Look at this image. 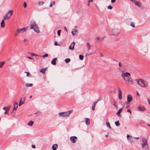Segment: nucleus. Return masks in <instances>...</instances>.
Wrapping results in <instances>:
<instances>
[{"label":"nucleus","instance_id":"obj_1","mask_svg":"<svg viewBox=\"0 0 150 150\" xmlns=\"http://www.w3.org/2000/svg\"><path fill=\"white\" fill-rule=\"evenodd\" d=\"M143 143L142 144V148L144 150H149L148 144L147 141L145 138H143L142 139Z\"/></svg>","mask_w":150,"mask_h":150},{"label":"nucleus","instance_id":"obj_2","mask_svg":"<svg viewBox=\"0 0 150 150\" xmlns=\"http://www.w3.org/2000/svg\"><path fill=\"white\" fill-rule=\"evenodd\" d=\"M30 26V29H33L34 30L36 33H39V30L35 21H34L31 24Z\"/></svg>","mask_w":150,"mask_h":150},{"label":"nucleus","instance_id":"obj_3","mask_svg":"<svg viewBox=\"0 0 150 150\" xmlns=\"http://www.w3.org/2000/svg\"><path fill=\"white\" fill-rule=\"evenodd\" d=\"M121 76L123 78V79L125 81V77H127H127H128L129 76H130L131 75L128 72H126V73H124L122 71Z\"/></svg>","mask_w":150,"mask_h":150},{"label":"nucleus","instance_id":"obj_4","mask_svg":"<svg viewBox=\"0 0 150 150\" xmlns=\"http://www.w3.org/2000/svg\"><path fill=\"white\" fill-rule=\"evenodd\" d=\"M141 83L142 84H141V86L143 88L146 87L148 85V83L147 81L142 79L141 81Z\"/></svg>","mask_w":150,"mask_h":150},{"label":"nucleus","instance_id":"obj_5","mask_svg":"<svg viewBox=\"0 0 150 150\" xmlns=\"http://www.w3.org/2000/svg\"><path fill=\"white\" fill-rule=\"evenodd\" d=\"M13 11L11 10H9L7 13L4 16H6L7 19H9L13 14Z\"/></svg>","mask_w":150,"mask_h":150},{"label":"nucleus","instance_id":"obj_6","mask_svg":"<svg viewBox=\"0 0 150 150\" xmlns=\"http://www.w3.org/2000/svg\"><path fill=\"white\" fill-rule=\"evenodd\" d=\"M112 32L113 35L116 36H117L120 33V31L116 28L112 29Z\"/></svg>","mask_w":150,"mask_h":150},{"label":"nucleus","instance_id":"obj_7","mask_svg":"<svg viewBox=\"0 0 150 150\" xmlns=\"http://www.w3.org/2000/svg\"><path fill=\"white\" fill-rule=\"evenodd\" d=\"M69 113L68 112H60L59 114V116L61 117H67L69 116Z\"/></svg>","mask_w":150,"mask_h":150},{"label":"nucleus","instance_id":"obj_8","mask_svg":"<svg viewBox=\"0 0 150 150\" xmlns=\"http://www.w3.org/2000/svg\"><path fill=\"white\" fill-rule=\"evenodd\" d=\"M27 28H23L21 29H18V30L19 32V33H22L25 32L27 30Z\"/></svg>","mask_w":150,"mask_h":150},{"label":"nucleus","instance_id":"obj_9","mask_svg":"<svg viewBox=\"0 0 150 150\" xmlns=\"http://www.w3.org/2000/svg\"><path fill=\"white\" fill-rule=\"evenodd\" d=\"M137 109L138 110L142 111H144L146 110L144 106H139L137 107Z\"/></svg>","mask_w":150,"mask_h":150},{"label":"nucleus","instance_id":"obj_10","mask_svg":"<svg viewBox=\"0 0 150 150\" xmlns=\"http://www.w3.org/2000/svg\"><path fill=\"white\" fill-rule=\"evenodd\" d=\"M130 76H129L128 77H127V81L128 83L129 84H133V81L132 79Z\"/></svg>","mask_w":150,"mask_h":150},{"label":"nucleus","instance_id":"obj_11","mask_svg":"<svg viewBox=\"0 0 150 150\" xmlns=\"http://www.w3.org/2000/svg\"><path fill=\"white\" fill-rule=\"evenodd\" d=\"M118 92L119 98L120 100H121L122 98V92L121 90L119 88H118Z\"/></svg>","mask_w":150,"mask_h":150},{"label":"nucleus","instance_id":"obj_12","mask_svg":"<svg viewBox=\"0 0 150 150\" xmlns=\"http://www.w3.org/2000/svg\"><path fill=\"white\" fill-rule=\"evenodd\" d=\"M77 138V137L76 136L71 137L70 138V139L72 143H74L76 142L75 139Z\"/></svg>","mask_w":150,"mask_h":150},{"label":"nucleus","instance_id":"obj_13","mask_svg":"<svg viewBox=\"0 0 150 150\" xmlns=\"http://www.w3.org/2000/svg\"><path fill=\"white\" fill-rule=\"evenodd\" d=\"M127 100L128 102H131L132 100V97L131 95H128L127 96Z\"/></svg>","mask_w":150,"mask_h":150},{"label":"nucleus","instance_id":"obj_14","mask_svg":"<svg viewBox=\"0 0 150 150\" xmlns=\"http://www.w3.org/2000/svg\"><path fill=\"white\" fill-rule=\"evenodd\" d=\"M75 45V43L74 42H73L71 44V45L69 47V49L71 50H74V46Z\"/></svg>","mask_w":150,"mask_h":150},{"label":"nucleus","instance_id":"obj_15","mask_svg":"<svg viewBox=\"0 0 150 150\" xmlns=\"http://www.w3.org/2000/svg\"><path fill=\"white\" fill-rule=\"evenodd\" d=\"M57 58H54L51 62V63L53 65H55L56 64V60H57Z\"/></svg>","mask_w":150,"mask_h":150},{"label":"nucleus","instance_id":"obj_16","mask_svg":"<svg viewBox=\"0 0 150 150\" xmlns=\"http://www.w3.org/2000/svg\"><path fill=\"white\" fill-rule=\"evenodd\" d=\"M142 79H135V81L137 82V83L141 86V84L140 83H141V81H142Z\"/></svg>","mask_w":150,"mask_h":150},{"label":"nucleus","instance_id":"obj_17","mask_svg":"<svg viewBox=\"0 0 150 150\" xmlns=\"http://www.w3.org/2000/svg\"><path fill=\"white\" fill-rule=\"evenodd\" d=\"M18 103L17 102H15L14 103L13 105L14 106L13 110H16L17 108H18Z\"/></svg>","mask_w":150,"mask_h":150},{"label":"nucleus","instance_id":"obj_18","mask_svg":"<svg viewBox=\"0 0 150 150\" xmlns=\"http://www.w3.org/2000/svg\"><path fill=\"white\" fill-rule=\"evenodd\" d=\"M135 4L138 7H140L141 6V4L140 1H136L135 2Z\"/></svg>","mask_w":150,"mask_h":150},{"label":"nucleus","instance_id":"obj_19","mask_svg":"<svg viewBox=\"0 0 150 150\" xmlns=\"http://www.w3.org/2000/svg\"><path fill=\"white\" fill-rule=\"evenodd\" d=\"M122 109V108H121V109H120L116 113V114L119 117H121V115H120V113Z\"/></svg>","mask_w":150,"mask_h":150},{"label":"nucleus","instance_id":"obj_20","mask_svg":"<svg viewBox=\"0 0 150 150\" xmlns=\"http://www.w3.org/2000/svg\"><path fill=\"white\" fill-rule=\"evenodd\" d=\"M47 68H45L42 69L40 70V72L42 73L43 74H45V71L47 70Z\"/></svg>","mask_w":150,"mask_h":150},{"label":"nucleus","instance_id":"obj_21","mask_svg":"<svg viewBox=\"0 0 150 150\" xmlns=\"http://www.w3.org/2000/svg\"><path fill=\"white\" fill-rule=\"evenodd\" d=\"M58 147L57 145L56 144H54L52 146V149L53 150H56Z\"/></svg>","mask_w":150,"mask_h":150},{"label":"nucleus","instance_id":"obj_22","mask_svg":"<svg viewBox=\"0 0 150 150\" xmlns=\"http://www.w3.org/2000/svg\"><path fill=\"white\" fill-rule=\"evenodd\" d=\"M97 103V102H94L93 103V104L92 105V109L93 110H94L95 109L96 105Z\"/></svg>","mask_w":150,"mask_h":150},{"label":"nucleus","instance_id":"obj_23","mask_svg":"<svg viewBox=\"0 0 150 150\" xmlns=\"http://www.w3.org/2000/svg\"><path fill=\"white\" fill-rule=\"evenodd\" d=\"M1 26L2 28H4L5 26L4 21V20H2L1 23Z\"/></svg>","mask_w":150,"mask_h":150},{"label":"nucleus","instance_id":"obj_24","mask_svg":"<svg viewBox=\"0 0 150 150\" xmlns=\"http://www.w3.org/2000/svg\"><path fill=\"white\" fill-rule=\"evenodd\" d=\"M86 124L87 125H88L90 124V119L88 118H86L85 119Z\"/></svg>","mask_w":150,"mask_h":150},{"label":"nucleus","instance_id":"obj_25","mask_svg":"<svg viewBox=\"0 0 150 150\" xmlns=\"http://www.w3.org/2000/svg\"><path fill=\"white\" fill-rule=\"evenodd\" d=\"M86 46L88 48V51L91 49V45L89 43L87 42L86 43Z\"/></svg>","mask_w":150,"mask_h":150},{"label":"nucleus","instance_id":"obj_26","mask_svg":"<svg viewBox=\"0 0 150 150\" xmlns=\"http://www.w3.org/2000/svg\"><path fill=\"white\" fill-rule=\"evenodd\" d=\"M108 119H107V123H106L107 126V127H108L109 128H111V126H110V123H109V122L108 121Z\"/></svg>","mask_w":150,"mask_h":150},{"label":"nucleus","instance_id":"obj_27","mask_svg":"<svg viewBox=\"0 0 150 150\" xmlns=\"http://www.w3.org/2000/svg\"><path fill=\"white\" fill-rule=\"evenodd\" d=\"M34 123V122L32 121H30L28 123V125L30 126H32Z\"/></svg>","mask_w":150,"mask_h":150},{"label":"nucleus","instance_id":"obj_28","mask_svg":"<svg viewBox=\"0 0 150 150\" xmlns=\"http://www.w3.org/2000/svg\"><path fill=\"white\" fill-rule=\"evenodd\" d=\"M5 63V62H0V68H2Z\"/></svg>","mask_w":150,"mask_h":150},{"label":"nucleus","instance_id":"obj_29","mask_svg":"<svg viewBox=\"0 0 150 150\" xmlns=\"http://www.w3.org/2000/svg\"><path fill=\"white\" fill-rule=\"evenodd\" d=\"M33 85V83H27L25 84V86L27 87L31 86Z\"/></svg>","mask_w":150,"mask_h":150},{"label":"nucleus","instance_id":"obj_30","mask_svg":"<svg viewBox=\"0 0 150 150\" xmlns=\"http://www.w3.org/2000/svg\"><path fill=\"white\" fill-rule=\"evenodd\" d=\"M19 33V32L17 29V30L15 33V37L17 36L18 34Z\"/></svg>","mask_w":150,"mask_h":150},{"label":"nucleus","instance_id":"obj_31","mask_svg":"<svg viewBox=\"0 0 150 150\" xmlns=\"http://www.w3.org/2000/svg\"><path fill=\"white\" fill-rule=\"evenodd\" d=\"M70 59L69 58H67L65 60V61L67 63H68L70 61Z\"/></svg>","mask_w":150,"mask_h":150},{"label":"nucleus","instance_id":"obj_32","mask_svg":"<svg viewBox=\"0 0 150 150\" xmlns=\"http://www.w3.org/2000/svg\"><path fill=\"white\" fill-rule=\"evenodd\" d=\"M115 124L116 125V126H119L120 125V123H119V120H118L117 121L115 122Z\"/></svg>","mask_w":150,"mask_h":150},{"label":"nucleus","instance_id":"obj_33","mask_svg":"<svg viewBox=\"0 0 150 150\" xmlns=\"http://www.w3.org/2000/svg\"><path fill=\"white\" fill-rule=\"evenodd\" d=\"M22 98H21V99L20 100V102H19V106H21L22 104H23L24 103V102L23 101L22 103H21V102H22Z\"/></svg>","mask_w":150,"mask_h":150},{"label":"nucleus","instance_id":"obj_34","mask_svg":"<svg viewBox=\"0 0 150 150\" xmlns=\"http://www.w3.org/2000/svg\"><path fill=\"white\" fill-rule=\"evenodd\" d=\"M44 3V2L42 1H40L38 3V5L39 6H41L43 5V4Z\"/></svg>","mask_w":150,"mask_h":150},{"label":"nucleus","instance_id":"obj_35","mask_svg":"<svg viewBox=\"0 0 150 150\" xmlns=\"http://www.w3.org/2000/svg\"><path fill=\"white\" fill-rule=\"evenodd\" d=\"M84 56L83 55H79V58L80 60H82L83 59Z\"/></svg>","mask_w":150,"mask_h":150},{"label":"nucleus","instance_id":"obj_36","mask_svg":"<svg viewBox=\"0 0 150 150\" xmlns=\"http://www.w3.org/2000/svg\"><path fill=\"white\" fill-rule=\"evenodd\" d=\"M130 25L133 28H134L135 27L134 23L133 22H132V23H131Z\"/></svg>","mask_w":150,"mask_h":150},{"label":"nucleus","instance_id":"obj_37","mask_svg":"<svg viewBox=\"0 0 150 150\" xmlns=\"http://www.w3.org/2000/svg\"><path fill=\"white\" fill-rule=\"evenodd\" d=\"M60 33H61V30H58L57 31V35H58L60 36Z\"/></svg>","mask_w":150,"mask_h":150},{"label":"nucleus","instance_id":"obj_38","mask_svg":"<svg viewBox=\"0 0 150 150\" xmlns=\"http://www.w3.org/2000/svg\"><path fill=\"white\" fill-rule=\"evenodd\" d=\"M100 37H97V39L98 40H100V41L101 42L102 41H103V40L104 39V38H102L100 40Z\"/></svg>","mask_w":150,"mask_h":150},{"label":"nucleus","instance_id":"obj_39","mask_svg":"<svg viewBox=\"0 0 150 150\" xmlns=\"http://www.w3.org/2000/svg\"><path fill=\"white\" fill-rule=\"evenodd\" d=\"M48 55L47 54H45L43 56H42L43 57H47L48 56Z\"/></svg>","mask_w":150,"mask_h":150},{"label":"nucleus","instance_id":"obj_40","mask_svg":"<svg viewBox=\"0 0 150 150\" xmlns=\"http://www.w3.org/2000/svg\"><path fill=\"white\" fill-rule=\"evenodd\" d=\"M10 106L6 107V110L8 111H9L10 110Z\"/></svg>","mask_w":150,"mask_h":150},{"label":"nucleus","instance_id":"obj_41","mask_svg":"<svg viewBox=\"0 0 150 150\" xmlns=\"http://www.w3.org/2000/svg\"><path fill=\"white\" fill-rule=\"evenodd\" d=\"M31 56H38V55H37V54H34V53H32L31 54Z\"/></svg>","mask_w":150,"mask_h":150},{"label":"nucleus","instance_id":"obj_42","mask_svg":"<svg viewBox=\"0 0 150 150\" xmlns=\"http://www.w3.org/2000/svg\"><path fill=\"white\" fill-rule=\"evenodd\" d=\"M23 6H24V7L25 8L27 6V4H26V3L25 2L24 3Z\"/></svg>","mask_w":150,"mask_h":150},{"label":"nucleus","instance_id":"obj_43","mask_svg":"<svg viewBox=\"0 0 150 150\" xmlns=\"http://www.w3.org/2000/svg\"><path fill=\"white\" fill-rule=\"evenodd\" d=\"M119 66L120 67H122V64L120 62H119Z\"/></svg>","mask_w":150,"mask_h":150},{"label":"nucleus","instance_id":"obj_44","mask_svg":"<svg viewBox=\"0 0 150 150\" xmlns=\"http://www.w3.org/2000/svg\"><path fill=\"white\" fill-rule=\"evenodd\" d=\"M108 8L109 9H112V7L111 6H108Z\"/></svg>","mask_w":150,"mask_h":150},{"label":"nucleus","instance_id":"obj_45","mask_svg":"<svg viewBox=\"0 0 150 150\" xmlns=\"http://www.w3.org/2000/svg\"><path fill=\"white\" fill-rule=\"evenodd\" d=\"M127 112H129V113H130V114H132V112L131 110L129 109L127 110Z\"/></svg>","mask_w":150,"mask_h":150},{"label":"nucleus","instance_id":"obj_46","mask_svg":"<svg viewBox=\"0 0 150 150\" xmlns=\"http://www.w3.org/2000/svg\"><path fill=\"white\" fill-rule=\"evenodd\" d=\"M74 31H72L71 33L73 35H76L75 33H74Z\"/></svg>","mask_w":150,"mask_h":150},{"label":"nucleus","instance_id":"obj_47","mask_svg":"<svg viewBox=\"0 0 150 150\" xmlns=\"http://www.w3.org/2000/svg\"><path fill=\"white\" fill-rule=\"evenodd\" d=\"M25 73H26V74H27V76H29V73L28 72H25Z\"/></svg>","mask_w":150,"mask_h":150},{"label":"nucleus","instance_id":"obj_48","mask_svg":"<svg viewBox=\"0 0 150 150\" xmlns=\"http://www.w3.org/2000/svg\"><path fill=\"white\" fill-rule=\"evenodd\" d=\"M32 147L33 149H35L36 148L35 146L33 145H32Z\"/></svg>","mask_w":150,"mask_h":150},{"label":"nucleus","instance_id":"obj_49","mask_svg":"<svg viewBox=\"0 0 150 150\" xmlns=\"http://www.w3.org/2000/svg\"><path fill=\"white\" fill-rule=\"evenodd\" d=\"M54 45H59L57 44V42L56 41L54 43Z\"/></svg>","mask_w":150,"mask_h":150},{"label":"nucleus","instance_id":"obj_50","mask_svg":"<svg viewBox=\"0 0 150 150\" xmlns=\"http://www.w3.org/2000/svg\"><path fill=\"white\" fill-rule=\"evenodd\" d=\"M111 2L112 3H115L116 2V0H111Z\"/></svg>","mask_w":150,"mask_h":150},{"label":"nucleus","instance_id":"obj_51","mask_svg":"<svg viewBox=\"0 0 150 150\" xmlns=\"http://www.w3.org/2000/svg\"><path fill=\"white\" fill-rule=\"evenodd\" d=\"M129 137L130 139H131L130 135H129L128 134H127V137L128 140L129 139Z\"/></svg>","mask_w":150,"mask_h":150},{"label":"nucleus","instance_id":"obj_52","mask_svg":"<svg viewBox=\"0 0 150 150\" xmlns=\"http://www.w3.org/2000/svg\"><path fill=\"white\" fill-rule=\"evenodd\" d=\"M72 110H70V111H69L67 112H68L69 113V115L70 114V113H71L72 112Z\"/></svg>","mask_w":150,"mask_h":150},{"label":"nucleus","instance_id":"obj_53","mask_svg":"<svg viewBox=\"0 0 150 150\" xmlns=\"http://www.w3.org/2000/svg\"><path fill=\"white\" fill-rule=\"evenodd\" d=\"M147 100L148 101V103H149L150 105V99H149V98H147Z\"/></svg>","mask_w":150,"mask_h":150},{"label":"nucleus","instance_id":"obj_54","mask_svg":"<svg viewBox=\"0 0 150 150\" xmlns=\"http://www.w3.org/2000/svg\"><path fill=\"white\" fill-rule=\"evenodd\" d=\"M6 19H7V18H6V16H4L3 19V20H4H4H6Z\"/></svg>","mask_w":150,"mask_h":150},{"label":"nucleus","instance_id":"obj_55","mask_svg":"<svg viewBox=\"0 0 150 150\" xmlns=\"http://www.w3.org/2000/svg\"><path fill=\"white\" fill-rule=\"evenodd\" d=\"M93 1V0H89L88 1V2H92Z\"/></svg>","mask_w":150,"mask_h":150},{"label":"nucleus","instance_id":"obj_56","mask_svg":"<svg viewBox=\"0 0 150 150\" xmlns=\"http://www.w3.org/2000/svg\"><path fill=\"white\" fill-rule=\"evenodd\" d=\"M64 29H65V30L67 32H68V31H67V30L66 28L65 27H64Z\"/></svg>","mask_w":150,"mask_h":150},{"label":"nucleus","instance_id":"obj_57","mask_svg":"<svg viewBox=\"0 0 150 150\" xmlns=\"http://www.w3.org/2000/svg\"><path fill=\"white\" fill-rule=\"evenodd\" d=\"M27 58L29 59H32L33 58L31 57H27Z\"/></svg>","mask_w":150,"mask_h":150},{"label":"nucleus","instance_id":"obj_58","mask_svg":"<svg viewBox=\"0 0 150 150\" xmlns=\"http://www.w3.org/2000/svg\"><path fill=\"white\" fill-rule=\"evenodd\" d=\"M78 31V30L77 29H75L74 30V32L75 33H76V32H77Z\"/></svg>","mask_w":150,"mask_h":150},{"label":"nucleus","instance_id":"obj_59","mask_svg":"<svg viewBox=\"0 0 150 150\" xmlns=\"http://www.w3.org/2000/svg\"><path fill=\"white\" fill-rule=\"evenodd\" d=\"M3 109L4 110H6V107H4L3 108Z\"/></svg>","mask_w":150,"mask_h":150},{"label":"nucleus","instance_id":"obj_60","mask_svg":"<svg viewBox=\"0 0 150 150\" xmlns=\"http://www.w3.org/2000/svg\"><path fill=\"white\" fill-rule=\"evenodd\" d=\"M8 111H7V110H6L5 112H4V114H7V112Z\"/></svg>","mask_w":150,"mask_h":150},{"label":"nucleus","instance_id":"obj_61","mask_svg":"<svg viewBox=\"0 0 150 150\" xmlns=\"http://www.w3.org/2000/svg\"><path fill=\"white\" fill-rule=\"evenodd\" d=\"M130 102H128V101L127 100V102H126V104L127 105H128L129 104V103H130Z\"/></svg>","mask_w":150,"mask_h":150},{"label":"nucleus","instance_id":"obj_62","mask_svg":"<svg viewBox=\"0 0 150 150\" xmlns=\"http://www.w3.org/2000/svg\"><path fill=\"white\" fill-rule=\"evenodd\" d=\"M50 7H52V2H51V4H50Z\"/></svg>","mask_w":150,"mask_h":150},{"label":"nucleus","instance_id":"obj_63","mask_svg":"<svg viewBox=\"0 0 150 150\" xmlns=\"http://www.w3.org/2000/svg\"><path fill=\"white\" fill-rule=\"evenodd\" d=\"M23 41H24V42H26V41H27V40H26V39H24Z\"/></svg>","mask_w":150,"mask_h":150},{"label":"nucleus","instance_id":"obj_64","mask_svg":"<svg viewBox=\"0 0 150 150\" xmlns=\"http://www.w3.org/2000/svg\"><path fill=\"white\" fill-rule=\"evenodd\" d=\"M134 138L135 139H139V137H134Z\"/></svg>","mask_w":150,"mask_h":150}]
</instances>
